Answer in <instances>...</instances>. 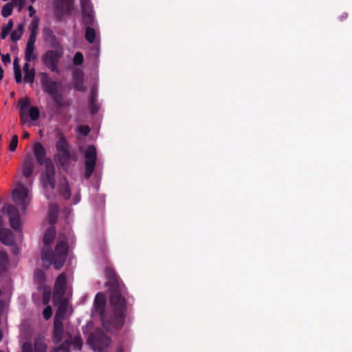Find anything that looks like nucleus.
<instances>
[{"label":"nucleus","mask_w":352,"mask_h":352,"mask_svg":"<svg viewBox=\"0 0 352 352\" xmlns=\"http://www.w3.org/2000/svg\"><path fill=\"white\" fill-rule=\"evenodd\" d=\"M109 304L113 311V316L105 313L106 298L102 292L98 293L94 302L92 316H100L107 330L120 329L124 325L126 316V301L120 291L110 292Z\"/></svg>","instance_id":"obj_1"},{"label":"nucleus","mask_w":352,"mask_h":352,"mask_svg":"<svg viewBox=\"0 0 352 352\" xmlns=\"http://www.w3.org/2000/svg\"><path fill=\"white\" fill-rule=\"evenodd\" d=\"M56 232L53 227L47 229L43 236L44 245L41 252V259L47 266L53 263L54 267L57 270L61 268L66 261L68 248L67 243L60 241L56 247L54 252H52L50 243L55 238Z\"/></svg>","instance_id":"obj_2"},{"label":"nucleus","mask_w":352,"mask_h":352,"mask_svg":"<svg viewBox=\"0 0 352 352\" xmlns=\"http://www.w3.org/2000/svg\"><path fill=\"white\" fill-rule=\"evenodd\" d=\"M41 82L43 91L52 97L53 101L59 107L63 106V96L58 92V83L46 73L41 74Z\"/></svg>","instance_id":"obj_3"},{"label":"nucleus","mask_w":352,"mask_h":352,"mask_svg":"<svg viewBox=\"0 0 352 352\" xmlns=\"http://www.w3.org/2000/svg\"><path fill=\"white\" fill-rule=\"evenodd\" d=\"M87 342L95 351L107 352L111 339L101 329H96L89 334Z\"/></svg>","instance_id":"obj_4"},{"label":"nucleus","mask_w":352,"mask_h":352,"mask_svg":"<svg viewBox=\"0 0 352 352\" xmlns=\"http://www.w3.org/2000/svg\"><path fill=\"white\" fill-rule=\"evenodd\" d=\"M56 147L57 151L56 158L62 166H67L70 159L76 161V156L72 157L69 152V144L65 137L61 136L59 138L56 142Z\"/></svg>","instance_id":"obj_5"},{"label":"nucleus","mask_w":352,"mask_h":352,"mask_svg":"<svg viewBox=\"0 0 352 352\" xmlns=\"http://www.w3.org/2000/svg\"><path fill=\"white\" fill-rule=\"evenodd\" d=\"M13 199L16 206L25 212L30 203L29 190L24 186L19 184L13 191Z\"/></svg>","instance_id":"obj_6"},{"label":"nucleus","mask_w":352,"mask_h":352,"mask_svg":"<svg viewBox=\"0 0 352 352\" xmlns=\"http://www.w3.org/2000/svg\"><path fill=\"white\" fill-rule=\"evenodd\" d=\"M63 54V49H56L55 50H48L42 57L43 64L47 67L52 72H58V63L60 58Z\"/></svg>","instance_id":"obj_7"},{"label":"nucleus","mask_w":352,"mask_h":352,"mask_svg":"<svg viewBox=\"0 0 352 352\" xmlns=\"http://www.w3.org/2000/svg\"><path fill=\"white\" fill-rule=\"evenodd\" d=\"M96 148L94 145H89L85 151V177L89 179L92 175L96 162Z\"/></svg>","instance_id":"obj_8"},{"label":"nucleus","mask_w":352,"mask_h":352,"mask_svg":"<svg viewBox=\"0 0 352 352\" xmlns=\"http://www.w3.org/2000/svg\"><path fill=\"white\" fill-rule=\"evenodd\" d=\"M41 181L43 188H55V168L52 160L45 162V173L42 175Z\"/></svg>","instance_id":"obj_9"},{"label":"nucleus","mask_w":352,"mask_h":352,"mask_svg":"<svg viewBox=\"0 0 352 352\" xmlns=\"http://www.w3.org/2000/svg\"><path fill=\"white\" fill-rule=\"evenodd\" d=\"M9 216L10 226L14 230L21 228V219L18 209L13 205H5L2 209Z\"/></svg>","instance_id":"obj_10"},{"label":"nucleus","mask_w":352,"mask_h":352,"mask_svg":"<svg viewBox=\"0 0 352 352\" xmlns=\"http://www.w3.org/2000/svg\"><path fill=\"white\" fill-rule=\"evenodd\" d=\"M66 289V275L64 273L60 274L56 278L54 288V297L61 298Z\"/></svg>","instance_id":"obj_11"},{"label":"nucleus","mask_w":352,"mask_h":352,"mask_svg":"<svg viewBox=\"0 0 352 352\" xmlns=\"http://www.w3.org/2000/svg\"><path fill=\"white\" fill-rule=\"evenodd\" d=\"M105 276L108 278L107 285L109 287L110 292L120 291L117 275L114 270L111 267H107L105 270Z\"/></svg>","instance_id":"obj_12"},{"label":"nucleus","mask_w":352,"mask_h":352,"mask_svg":"<svg viewBox=\"0 0 352 352\" xmlns=\"http://www.w3.org/2000/svg\"><path fill=\"white\" fill-rule=\"evenodd\" d=\"M43 38L51 47L63 49L56 36L50 29L47 28L43 30Z\"/></svg>","instance_id":"obj_13"},{"label":"nucleus","mask_w":352,"mask_h":352,"mask_svg":"<svg viewBox=\"0 0 352 352\" xmlns=\"http://www.w3.org/2000/svg\"><path fill=\"white\" fill-rule=\"evenodd\" d=\"M34 154L38 162L41 165H45V162L51 160L50 159H45V150L43 146L40 142H36L34 147Z\"/></svg>","instance_id":"obj_14"},{"label":"nucleus","mask_w":352,"mask_h":352,"mask_svg":"<svg viewBox=\"0 0 352 352\" xmlns=\"http://www.w3.org/2000/svg\"><path fill=\"white\" fill-rule=\"evenodd\" d=\"M63 334V324L62 320L54 319V332L53 340L55 343H58L61 341Z\"/></svg>","instance_id":"obj_15"},{"label":"nucleus","mask_w":352,"mask_h":352,"mask_svg":"<svg viewBox=\"0 0 352 352\" xmlns=\"http://www.w3.org/2000/svg\"><path fill=\"white\" fill-rule=\"evenodd\" d=\"M58 189L60 194L64 197V199H67L70 197L71 191L65 177H63L60 178Z\"/></svg>","instance_id":"obj_16"},{"label":"nucleus","mask_w":352,"mask_h":352,"mask_svg":"<svg viewBox=\"0 0 352 352\" xmlns=\"http://www.w3.org/2000/svg\"><path fill=\"white\" fill-rule=\"evenodd\" d=\"M54 3L59 11H69L72 8L73 0H54Z\"/></svg>","instance_id":"obj_17"},{"label":"nucleus","mask_w":352,"mask_h":352,"mask_svg":"<svg viewBox=\"0 0 352 352\" xmlns=\"http://www.w3.org/2000/svg\"><path fill=\"white\" fill-rule=\"evenodd\" d=\"M0 240L2 243L6 245H12L14 241L12 232L8 229L0 230Z\"/></svg>","instance_id":"obj_18"},{"label":"nucleus","mask_w":352,"mask_h":352,"mask_svg":"<svg viewBox=\"0 0 352 352\" xmlns=\"http://www.w3.org/2000/svg\"><path fill=\"white\" fill-rule=\"evenodd\" d=\"M74 82L76 89L79 91L85 90L83 75L81 72H77L74 75Z\"/></svg>","instance_id":"obj_19"},{"label":"nucleus","mask_w":352,"mask_h":352,"mask_svg":"<svg viewBox=\"0 0 352 352\" xmlns=\"http://www.w3.org/2000/svg\"><path fill=\"white\" fill-rule=\"evenodd\" d=\"M82 22L87 25V27L95 26L96 22L94 20V10L82 12Z\"/></svg>","instance_id":"obj_20"},{"label":"nucleus","mask_w":352,"mask_h":352,"mask_svg":"<svg viewBox=\"0 0 352 352\" xmlns=\"http://www.w3.org/2000/svg\"><path fill=\"white\" fill-rule=\"evenodd\" d=\"M47 346L43 338L38 337L34 340L32 352H46Z\"/></svg>","instance_id":"obj_21"},{"label":"nucleus","mask_w":352,"mask_h":352,"mask_svg":"<svg viewBox=\"0 0 352 352\" xmlns=\"http://www.w3.org/2000/svg\"><path fill=\"white\" fill-rule=\"evenodd\" d=\"M14 72V78L15 80L17 83H20L22 82V74L21 67L19 63L18 57L14 58L13 62Z\"/></svg>","instance_id":"obj_22"},{"label":"nucleus","mask_w":352,"mask_h":352,"mask_svg":"<svg viewBox=\"0 0 352 352\" xmlns=\"http://www.w3.org/2000/svg\"><path fill=\"white\" fill-rule=\"evenodd\" d=\"M67 311V304L65 302H62L56 312L54 319L63 320L65 317Z\"/></svg>","instance_id":"obj_23"},{"label":"nucleus","mask_w":352,"mask_h":352,"mask_svg":"<svg viewBox=\"0 0 352 352\" xmlns=\"http://www.w3.org/2000/svg\"><path fill=\"white\" fill-rule=\"evenodd\" d=\"M34 45L26 44L25 50V58L27 62H30L32 60L36 58L34 54Z\"/></svg>","instance_id":"obj_24"},{"label":"nucleus","mask_w":352,"mask_h":352,"mask_svg":"<svg viewBox=\"0 0 352 352\" xmlns=\"http://www.w3.org/2000/svg\"><path fill=\"white\" fill-rule=\"evenodd\" d=\"M23 32V25L22 23H20L18 25V27L16 29H15L11 33L10 38L12 41L15 42L19 40L22 36Z\"/></svg>","instance_id":"obj_25"},{"label":"nucleus","mask_w":352,"mask_h":352,"mask_svg":"<svg viewBox=\"0 0 352 352\" xmlns=\"http://www.w3.org/2000/svg\"><path fill=\"white\" fill-rule=\"evenodd\" d=\"M92 27L93 26L87 27L85 31V39L89 43H93L94 42L96 36V31Z\"/></svg>","instance_id":"obj_26"},{"label":"nucleus","mask_w":352,"mask_h":352,"mask_svg":"<svg viewBox=\"0 0 352 352\" xmlns=\"http://www.w3.org/2000/svg\"><path fill=\"white\" fill-rule=\"evenodd\" d=\"M58 208L54 205L50 207V210L48 214V221L50 223L54 224L56 223L57 219Z\"/></svg>","instance_id":"obj_27"},{"label":"nucleus","mask_w":352,"mask_h":352,"mask_svg":"<svg viewBox=\"0 0 352 352\" xmlns=\"http://www.w3.org/2000/svg\"><path fill=\"white\" fill-rule=\"evenodd\" d=\"M13 21L12 19H10L7 24L3 25L1 28V38L5 39L10 30L13 27Z\"/></svg>","instance_id":"obj_28"},{"label":"nucleus","mask_w":352,"mask_h":352,"mask_svg":"<svg viewBox=\"0 0 352 352\" xmlns=\"http://www.w3.org/2000/svg\"><path fill=\"white\" fill-rule=\"evenodd\" d=\"M13 10V6L11 3H8L4 5L1 10V14L3 17H8L12 14Z\"/></svg>","instance_id":"obj_29"},{"label":"nucleus","mask_w":352,"mask_h":352,"mask_svg":"<svg viewBox=\"0 0 352 352\" xmlns=\"http://www.w3.org/2000/svg\"><path fill=\"white\" fill-rule=\"evenodd\" d=\"M8 262L7 252L5 251H0V270H3L6 265Z\"/></svg>","instance_id":"obj_30"},{"label":"nucleus","mask_w":352,"mask_h":352,"mask_svg":"<svg viewBox=\"0 0 352 352\" xmlns=\"http://www.w3.org/2000/svg\"><path fill=\"white\" fill-rule=\"evenodd\" d=\"M35 70L34 68L30 71L25 72L24 80L25 82L32 83L34 80Z\"/></svg>","instance_id":"obj_31"},{"label":"nucleus","mask_w":352,"mask_h":352,"mask_svg":"<svg viewBox=\"0 0 352 352\" xmlns=\"http://www.w3.org/2000/svg\"><path fill=\"white\" fill-rule=\"evenodd\" d=\"M69 343H72L76 349L80 350L82 347V341L80 336H76L69 342Z\"/></svg>","instance_id":"obj_32"},{"label":"nucleus","mask_w":352,"mask_h":352,"mask_svg":"<svg viewBox=\"0 0 352 352\" xmlns=\"http://www.w3.org/2000/svg\"><path fill=\"white\" fill-rule=\"evenodd\" d=\"M39 110L36 107H32L30 109V116L33 121L37 120L39 118Z\"/></svg>","instance_id":"obj_33"},{"label":"nucleus","mask_w":352,"mask_h":352,"mask_svg":"<svg viewBox=\"0 0 352 352\" xmlns=\"http://www.w3.org/2000/svg\"><path fill=\"white\" fill-rule=\"evenodd\" d=\"M82 12L92 11L93 8L90 0L80 2Z\"/></svg>","instance_id":"obj_34"},{"label":"nucleus","mask_w":352,"mask_h":352,"mask_svg":"<svg viewBox=\"0 0 352 352\" xmlns=\"http://www.w3.org/2000/svg\"><path fill=\"white\" fill-rule=\"evenodd\" d=\"M17 144H18V136L16 135H14L12 137V140L10 144V146H9L10 151L12 152L14 151L17 147Z\"/></svg>","instance_id":"obj_35"},{"label":"nucleus","mask_w":352,"mask_h":352,"mask_svg":"<svg viewBox=\"0 0 352 352\" xmlns=\"http://www.w3.org/2000/svg\"><path fill=\"white\" fill-rule=\"evenodd\" d=\"M84 58L81 52H76L74 57V63L75 65H81L83 62Z\"/></svg>","instance_id":"obj_36"},{"label":"nucleus","mask_w":352,"mask_h":352,"mask_svg":"<svg viewBox=\"0 0 352 352\" xmlns=\"http://www.w3.org/2000/svg\"><path fill=\"white\" fill-rule=\"evenodd\" d=\"M69 341L66 340L58 349H55L54 352H69L68 349Z\"/></svg>","instance_id":"obj_37"},{"label":"nucleus","mask_w":352,"mask_h":352,"mask_svg":"<svg viewBox=\"0 0 352 352\" xmlns=\"http://www.w3.org/2000/svg\"><path fill=\"white\" fill-rule=\"evenodd\" d=\"M32 170H33L32 165L31 164H27V165H25V166L23 169V175L25 177H29L32 174Z\"/></svg>","instance_id":"obj_38"},{"label":"nucleus","mask_w":352,"mask_h":352,"mask_svg":"<svg viewBox=\"0 0 352 352\" xmlns=\"http://www.w3.org/2000/svg\"><path fill=\"white\" fill-rule=\"evenodd\" d=\"M52 315V309L51 308L50 306L46 307L43 309V318L45 320H48L51 318Z\"/></svg>","instance_id":"obj_39"},{"label":"nucleus","mask_w":352,"mask_h":352,"mask_svg":"<svg viewBox=\"0 0 352 352\" xmlns=\"http://www.w3.org/2000/svg\"><path fill=\"white\" fill-rule=\"evenodd\" d=\"M78 132L83 135H87L90 132V129L87 125H82L78 128Z\"/></svg>","instance_id":"obj_40"},{"label":"nucleus","mask_w":352,"mask_h":352,"mask_svg":"<svg viewBox=\"0 0 352 352\" xmlns=\"http://www.w3.org/2000/svg\"><path fill=\"white\" fill-rule=\"evenodd\" d=\"M36 32H35L34 30H32L31 31V33H30V37L28 38V41L27 42V44L34 45V43L36 42Z\"/></svg>","instance_id":"obj_41"},{"label":"nucleus","mask_w":352,"mask_h":352,"mask_svg":"<svg viewBox=\"0 0 352 352\" xmlns=\"http://www.w3.org/2000/svg\"><path fill=\"white\" fill-rule=\"evenodd\" d=\"M22 352H32V345L30 342H25L21 349Z\"/></svg>","instance_id":"obj_42"},{"label":"nucleus","mask_w":352,"mask_h":352,"mask_svg":"<svg viewBox=\"0 0 352 352\" xmlns=\"http://www.w3.org/2000/svg\"><path fill=\"white\" fill-rule=\"evenodd\" d=\"M34 276L39 282H43L44 280V273L41 270H36L34 272Z\"/></svg>","instance_id":"obj_43"},{"label":"nucleus","mask_w":352,"mask_h":352,"mask_svg":"<svg viewBox=\"0 0 352 352\" xmlns=\"http://www.w3.org/2000/svg\"><path fill=\"white\" fill-rule=\"evenodd\" d=\"M1 59H2V61L3 63L5 64V65H7L8 63H10L11 61V59H10V56L9 54H3L1 56Z\"/></svg>","instance_id":"obj_44"},{"label":"nucleus","mask_w":352,"mask_h":352,"mask_svg":"<svg viewBox=\"0 0 352 352\" xmlns=\"http://www.w3.org/2000/svg\"><path fill=\"white\" fill-rule=\"evenodd\" d=\"M21 112H25V109L28 108L29 106L30 102L28 100H25L24 101H21Z\"/></svg>","instance_id":"obj_45"},{"label":"nucleus","mask_w":352,"mask_h":352,"mask_svg":"<svg viewBox=\"0 0 352 352\" xmlns=\"http://www.w3.org/2000/svg\"><path fill=\"white\" fill-rule=\"evenodd\" d=\"M16 5L19 6V10L23 7L25 0H14Z\"/></svg>","instance_id":"obj_46"},{"label":"nucleus","mask_w":352,"mask_h":352,"mask_svg":"<svg viewBox=\"0 0 352 352\" xmlns=\"http://www.w3.org/2000/svg\"><path fill=\"white\" fill-rule=\"evenodd\" d=\"M28 120V118L25 114V112H21V121L22 124H25Z\"/></svg>","instance_id":"obj_47"},{"label":"nucleus","mask_w":352,"mask_h":352,"mask_svg":"<svg viewBox=\"0 0 352 352\" xmlns=\"http://www.w3.org/2000/svg\"><path fill=\"white\" fill-rule=\"evenodd\" d=\"M28 10L30 12V16H32L35 14V12H36L35 10H34V8H33L32 6H30L28 7Z\"/></svg>","instance_id":"obj_48"},{"label":"nucleus","mask_w":352,"mask_h":352,"mask_svg":"<svg viewBox=\"0 0 352 352\" xmlns=\"http://www.w3.org/2000/svg\"><path fill=\"white\" fill-rule=\"evenodd\" d=\"M29 63V62L25 63L24 64V65H23V71H24L25 72L30 71V69H29V67H30V65H29V63Z\"/></svg>","instance_id":"obj_49"},{"label":"nucleus","mask_w":352,"mask_h":352,"mask_svg":"<svg viewBox=\"0 0 352 352\" xmlns=\"http://www.w3.org/2000/svg\"><path fill=\"white\" fill-rule=\"evenodd\" d=\"M29 137H30V133L28 131H23V135H22V138L23 139H27Z\"/></svg>","instance_id":"obj_50"},{"label":"nucleus","mask_w":352,"mask_h":352,"mask_svg":"<svg viewBox=\"0 0 352 352\" xmlns=\"http://www.w3.org/2000/svg\"><path fill=\"white\" fill-rule=\"evenodd\" d=\"M37 29H38V24L36 23H35V22L32 23L31 31L32 30H34L35 32H36Z\"/></svg>","instance_id":"obj_51"},{"label":"nucleus","mask_w":352,"mask_h":352,"mask_svg":"<svg viewBox=\"0 0 352 352\" xmlns=\"http://www.w3.org/2000/svg\"><path fill=\"white\" fill-rule=\"evenodd\" d=\"M98 107H96L95 105H93L92 108H91V111L93 113H95L96 112H97L98 111Z\"/></svg>","instance_id":"obj_52"},{"label":"nucleus","mask_w":352,"mask_h":352,"mask_svg":"<svg viewBox=\"0 0 352 352\" xmlns=\"http://www.w3.org/2000/svg\"><path fill=\"white\" fill-rule=\"evenodd\" d=\"M3 70L2 69L1 67H0V80L3 78Z\"/></svg>","instance_id":"obj_53"},{"label":"nucleus","mask_w":352,"mask_h":352,"mask_svg":"<svg viewBox=\"0 0 352 352\" xmlns=\"http://www.w3.org/2000/svg\"><path fill=\"white\" fill-rule=\"evenodd\" d=\"M2 338H3V333H2L1 330L0 329V341H1Z\"/></svg>","instance_id":"obj_54"},{"label":"nucleus","mask_w":352,"mask_h":352,"mask_svg":"<svg viewBox=\"0 0 352 352\" xmlns=\"http://www.w3.org/2000/svg\"><path fill=\"white\" fill-rule=\"evenodd\" d=\"M32 3H34L36 0H30Z\"/></svg>","instance_id":"obj_55"}]
</instances>
